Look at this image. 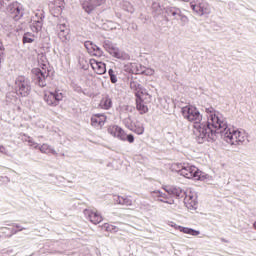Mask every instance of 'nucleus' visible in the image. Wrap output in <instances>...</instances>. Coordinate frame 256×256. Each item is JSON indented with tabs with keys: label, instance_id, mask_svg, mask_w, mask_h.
Segmentation results:
<instances>
[{
	"label": "nucleus",
	"instance_id": "46",
	"mask_svg": "<svg viewBox=\"0 0 256 256\" xmlns=\"http://www.w3.org/2000/svg\"><path fill=\"white\" fill-rule=\"evenodd\" d=\"M73 89H74V91H75L76 93H85V92L83 91V88H81V86H79V85H74Z\"/></svg>",
	"mask_w": 256,
	"mask_h": 256
},
{
	"label": "nucleus",
	"instance_id": "24",
	"mask_svg": "<svg viewBox=\"0 0 256 256\" xmlns=\"http://www.w3.org/2000/svg\"><path fill=\"white\" fill-rule=\"evenodd\" d=\"M129 68L131 73H135L136 75H143L145 71V66L137 63H131Z\"/></svg>",
	"mask_w": 256,
	"mask_h": 256
},
{
	"label": "nucleus",
	"instance_id": "43",
	"mask_svg": "<svg viewBox=\"0 0 256 256\" xmlns=\"http://www.w3.org/2000/svg\"><path fill=\"white\" fill-rule=\"evenodd\" d=\"M105 3V0H93L94 8L97 9V7H101Z\"/></svg>",
	"mask_w": 256,
	"mask_h": 256
},
{
	"label": "nucleus",
	"instance_id": "36",
	"mask_svg": "<svg viewBox=\"0 0 256 256\" xmlns=\"http://www.w3.org/2000/svg\"><path fill=\"white\" fill-rule=\"evenodd\" d=\"M108 75L110 77L111 83H117V75H115V71L113 70V68H110L108 70Z\"/></svg>",
	"mask_w": 256,
	"mask_h": 256
},
{
	"label": "nucleus",
	"instance_id": "14",
	"mask_svg": "<svg viewBox=\"0 0 256 256\" xmlns=\"http://www.w3.org/2000/svg\"><path fill=\"white\" fill-rule=\"evenodd\" d=\"M84 215L86 219H89L90 223H93V225H99V223L103 221V216H101V214L91 209H85Z\"/></svg>",
	"mask_w": 256,
	"mask_h": 256
},
{
	"label": "nucleus",
	"instance_id": "10",
	"mask_svg": "<svg viewBox=\"0 0 256 256\" xmlns=\"http://www.w3.org/2000/svg\"><path fill=\"white\" fill-rule=\"evenodd\" d=\"M45 21V12H38L32 20L30 25L33 33H39L43 29V22Z\"/></svg>",
	"mask_w": 256,
	"mask_h": 256
},
{
	"label": "nucleus",
	"instance_id": "25",
	"mask_svg": "<svg viewBox=\"0 0 256 256\" xmlns=\"http://www.w3.org/2000/svg\"><path fill=\"white\" fill-rule=\"evenodd\" d=\"M152 15L154 17H159L163 13V6L159 2H153L151 5Z\"/></svg>",
	"mask_w": 256,
	"mask_h": 256
},
{
	"label": "nucleus",
	"instance_id": "44",
	"mask_svg": "<svg viewBox=\"0 0 256 256\" xmlns=\"http://www.w3.org/2000/svg\"><path fill=\"white\" fill-rule=\"evenodd\" d=\"M124 111H127V113H135V107L131 105H126L124 107Z\"/></svg>",
	"mask_w": 256,
	"mask_h": 256
},
{
	"label": "nucleus",
	"instance_id": "13",
	"mask_svg": "<svg viewBox=\"0 0 256 256\" xmlns=\"http://www.w3.org/2000/svg\"><path fill=\"white\" fill-rule=\"evenodd\" d=\"M163 189L168 195L175 197V199H183L187 195V192L178 186H165Z\"/></svg>",
	"mask_w": 256,
	"mask_h": 256
},
{
	"label": "nucleus",
	"instance_id": "12",
	"mask_svg": "<svg viewBox=\"0 0 256 256\" xmlns=\"http://www.w3.org/2000/svg\"><path fill=\"white\" fill-rule=\"evenodd\" d=\"M84 47L86 51H88L89 55H92L93 57H103L104 55L101 47L97 46L93 41H85Z\"/></svg>",
	"mask_w": 256,
	"mask_h": 256
},
{
	"label": "nucleus",
	"instance_id": "42",
	"mask_svg": "<svg viewBox=\"0 0 256 256\" xmlns=\"http://www.w3.org/2000/svg\"><path fill=\"white\" fill-rule=\"evenodd\" d=\"M12 227H15L17 230V233H19V231H25V229H27L26 227L21 226L20 224L17 223H13Z\"/></svg>",
	"mask_w": 256,
	"mask_h": 256
},
{
	"label": "nucleus",
	"instance_id": "51",
	"mask_svg": "<svg viewBox=\"0 0 256 256\" xmlns=\"http://www.w3.org/2000/svg\"><path fill=\"white\" fill-rule=\"evenodd\" d=\"M253 227H254V229L256 231V221L253 223Z\"/></svg>",
	"mask_w": 256,
	"mask_h": 256
},
{
	"label": "nucleus",
	"instance_id": "17",
	"mask_svg": "<svg viewBox=\"0 0 256 256\" xmlns=\"http://www.w3.org/2000/svg\"><path fill=\"white\" fill-rule=\"evenodd\" d=\"M130 88L136 92L135 97H137V95H149L147 89H145L139 82L133 80V78L130 80Z\"/></svg>",
	"mask_w": 256,
	"mask_h": 256
},
{
	"label": "nucleus",
	"instance_id": "9",
	"mask_svg": "<svg viewBox=\"0 0 256 256\" xmlns=\"http://www.w3.org/2000/svg\"><path fill=\"white\" fill-rule=\"evenodd\" d=\"M44 101L50 107H57L63 101V93L59 91L49 92V94L44 95Z\"/></svg>",
	"mask_w": 256,
	"mask_h": 256
},
{
	"label": "nucleus",
	"instance_id": "27",
	"mask_svg": "<svg viewBox=\"0 0 256 256\" xmlns=\"http://www.w3.org/2000/svg\"><path fill=\"white\" fill-rule=\"evenodd\" d=\"M133 133H136V135H143L145 133V126H143L142 123L136 122L130 129Z\"/></svg>",
	"mask_w": 256,
	"mask_h": 256
},
{
	"label": "nucleus",
	"instance_id": "41",
	"mask_svg": "<svg viewBox=\"0 0 256 256\" xmlns=\"http://www.w3.org/2000/svg\"><path fill=\"white\" fill-rule=\"evenodd\" d=\"M28 143L30 147H34V149H39V144L33 141L31 137H28Z\"/></svg>",
	"mask_w": 256,
	"mask_h": 256
},
{
	"label": "nucleus",
	"instance_id": "2",
	"mask_svg": "<svg viewBox=\"0 0 256 256\" xmlns=\"http://www.w3.org/2000/svg\"><path fill=\"white\" fill-rule=\"evenodd\" d=\"M181 176L186 179H193L194 181H207L209 179V174L199 170L197 166L191 165L189 163L184 164V168L181 171Z\"/></svg>",
	"mask_w": 256,
	"mask_h": 256
},
{
	"label": "nucleus",
	"instance_id": "18",
	"mask_svg": "<svg viewBox=\"0 0 256 256\" xmlns=\"http://www.w3.org/2000/svg\"><path fill=\"white\" fill-rule=\"evenodd\" d=\"M136 109L139 111L140 115H145L149 111L147 105H145V100H143V96L137 94L136 97Z\"/></svg>",
	"mask_w": 256,
	"mask_h": 256
},
{
	"label": "nucleus",
	"instance_id": "48",
	"mask_svg": "<svg viewBox=\"0 0 256 256\" xmlns=\"http://www.w3.org/2000/svg\"><path fill=\"white\" fill-rule=\"evenodd\" d=\"M0 153H2L3 155H7V148H5V146L0 145Z\"/></svg>",
	"mask_w": 256,
	"mask_h": 256
},
{
	"label": "nucleus",
	"instance_id": "22",
	"mask_svg": "<svg viewBox=\"0 0 256 256\" xmlns=\"http://www.w3.org/2000/svg\"><path fill=\"white\" fill-rule=\"evenodd\" d=\"M115 201L118 205H124L125 207H131L133 205V200L129 196H117Z\"/></svg>",
	"mask_w": 256,
	"mask_h": 256
},
{
	"label": "nucleus",
	"instance_id": "49",
	"mask_svg": "<svg viewBox=\"0 0 256 256\" xmlns=\"http://www.w3.org/2000/svg\"><path fill=\"white\" fill-rule=\"evenodd\" d=\"M0 54H5V46H3V42L0 40Z\"/></svg>",
	"mask_w": 256,
	"mask_h": 256
},
{
	"label": "nucleus",
	"instance_id": "20",
	"mask_svg": "<svg viewBox=\"0 0 256 256\" xmlns=\"http://www.w3.org/2000/svg\"><path fill=\"white\" fill-rule=\"evenodd\" d=\"M81 7L87 15H91L95 11L93 0H81Z\"/></svg>",
	"mask_w": 256,
	"mask_h": 256
},
{
	"label": "nucleus",
	"instance_id": "21",
	"mask_svg": "<svg viewBox=\"0 0 256 256\" xmlns=\"http://www.w3.org/2000/svg\"><path fill=\"white\" fill-rule=\"evenodd\" d=\"M165 9V13L168 17H173V19H175L177 21V19L179 18V15L181 14V10L178 7H166Z\"/></svg>",
	"mask_w": 256,
	"mask_h": 256
},
{
	"label": "nucleus",
	"instance_id": "5",
	"mask_svg": "<svg viewBox=\"0 0 256 256\" xmlns=\"http://www.w3.org/2000/svg\"><path fill=\"white\" fill-rule=\"evenodd\" d=\"M103 47L105 51L112 55V57H115V59H120L121 61L129 59V54L125 53L124 51H121L119 47L115 46V44H113V42L109 40L104 41Z\"/></svg>",
	"mask_w": 256,
	"mask_h": 256
},
{
	"label": "nucleus",
	"instance_id": "45",
	"mask_svg": "<svg viewBox=\"0 0 256 256\" xmlns=\"http://www.w3.org/2000/svg\"><path fill=\"white\" fill-rule=\"evenodd\" d=\"M57 30L60 32V31L69 30V28L67 27V24H58Z\"/></svg>",
	"mask_w": 256,
	"mask_h": 256
},
{
	"label": "nucleus",
	"instance_id": "50",
	"mask_svg": "<svg viewBox=\"0 0 256 256\" xmlns=\"http://www.w3.org/2000/svg\"><path fill=\"white\" fill-rule=\"evenodd\" d=\"M222 243H228L229 241H227L225 238H221Z\"/></svg>",
	"mask_w": 256,
	"mask_h": 256
},
{
	"label": "nucleus",
	"instance_id": "8",
	"mask_svg": "<svg viewBox=\"0 0 256 256\" xmlns=\"http://www.w3.org/2000/svg\"><path fill=\"white\" fill-rule=\"evenodd\" d=\"M6 11L9 17H11V19H14V21H19V19H22L23 15H25L23 4L17 1L10 3L6 8Z\"/></svg>",
	"mask_w": 256,
	"mask_h": 256
},
{
	"label": "nucleus",
	"instance_id": "28",
	"mask_svg": "<svg viewBox=\"0 0 256 256\" xmlns=\"http://www.w3.org/2000/svg\"><path fill=\"white\" fill-rule=\"evenodd\" d=\"M58 37L62 43H68L71 40L70 30H63L58 32Z\"/></svg>",
	"mask_w": 256,
	"mask_h": 256
},
{
	"label": "nucleus",
	"instance_id": "26",
	"mask_svg": "<svg viewBox=\"0 0 256 256\" xmlns=\"http://www.w3.org/2000/svg\"><path fill=\"white\" fill-rule=\"evenodd\" d=\"M38 149L46 155H57V151L49 144H42L40 147H38Z\"/></svg>",
	"mask_w": 256,
	"mask_h": 256
},
{
	"label": "nucleus",
	"instance_id": "38",
	"mask_svg": "<svg viewBox=\"0 0 256 256\" xmlns=\"http://www.w3.org/2000/svg\"><path fill=\"white\" fill-rule=\"evenodd\" d=\"M153 194L156 195V197H161L162 199H169V195L163 193L160 190L154 191Z\"/></svg>",
	"mask_w": 256,
	"mask_h": 256
},
{
	"label": "nucleus",
	"instance_id": "6",
	"mask_svg": "<svg viewBox=\"0 0 256 256\" xmlns=\"http://www.w3.org/2000/svg\"><path fill=\"white\" fill-rule=\"evenodd\" d=\"M108 133L113 137H117L120 141H128V143H135V136L133 134L125 133L121 126L113 125L108 128Z\"/></svg>",
	"mask_w": 256,
	"mask_h": 256
},
{
	"label": "nucleus",
	"instance_id": "29",
	"mask_svg": "<svg viewBox=\"0 0 256 256\" xmlns=\"http://www.w3.org/2000/svg\"><path fill=\"white\" fill-rule=\"evenodd\" d=\"M121 7L127 13H131V14L135 13V8L133 7L132 3L129 1H123L121 4Z\"/></svg>",
	"mask_w": 256,
	"mask_h": 256
},
{
	"label": "nucleus",
	"instance_id": "4",
	"mask_svg": "<svg viewBox=\"0 0 256 256\" xmlns=\"http://www.w3.org/2000/svg\"><path fill=\"white\" fill-rule=\"evenodd\" d=\"M16 93L20 97H29L31 95V80L25 76H18L15 80Z\"/></svg>",
	"mask_w": 256,
	"mask_h": 256
},
{
	"label": "nucleus",
	"instance_id": "37",
	"mask_svg": "<svg viewBox=\"0 0 256 256\" xmlns=\"http://www.w3.org/2000/svg\"><path fill=\"white\" fill-rule=\"evenodd\" d=\"M79 65L84 71H87V69H89V63H87V61L83 58L79 59Z\"/></svg>",
	"mask_w": 256,
	"mask_h": 256
},
{
	"label": "nucleus",
	"instance_id": "7",
	"mask_svg": "<svg viewBox=\"0 0 256 256\" xmlns=\"http://www.w3.org/2000/svg\"><path fill=\"white\" fill-rule=\"evenodd\" d=\"M190 8L200 17L211 14V6L205 0H196L190 2Z\"/></svg>",
	"mask_w": 256,
	"mask_h": 256
},
{
	"label": "nucleus",
	"instance_id": "40",
	"mask_svg": "<svg viewBox=\"0 0 256 256\" xmlns=\"http://www.w3.org/2000/svg\"><path fill=\"white\" fill-rule=\"evenodd\" d=\"M144 72H142V75H146V76H151L153 75V73H155V71H153V69H149L147 67H144Z\"/></svg>",
	"mask_w": 256,
	"mask_h": 256
},
{
	"label": "nucleus",
	"instance_id": "3",
	"mask_svg": "<svg viewBox=\"0 0 256 256\" xmlns=\"http://www.w3.org/2000/svg\"><path fill=\"white\" fill-rule=\"evenodd\" d=\"M33 79L39 87H47V77L51 75V70L43 64L41 68L32 69Z\"/></svg>",
	"mask_w": 256,
	"mask_h": 256
},
{
	"label": "nucleus",
	"instance_id": "15",
	"mask_svg": "<svg viewBox=\"0 0 256 256\" xmlns=\"http://www.w3.org/2000/svg\"><path fill=\"white\" fill-rule=\"evenodd\" d=\"M90 65L97 75H105L107 73V64L104 62L90 59Z\"/></svg>",
	"mask_w": 256,
	"mask_h": 256
},
{
	"label": "nucleus",
	"instance_id": "34",
	"mask_svg": "<svg viewBox=\"0 0 256 256\" xmlns=\"http://www.w3.org/2000/svg\"><path fill=\"white\" fill-rule=\"evenodd\" d=\"M176 21H180L182 27H184L189 23V18L181 11Z\"/></svg>",
	"mask_w": 256,
	"mask_h": 256
},
{
	"label": "nucleus",
	"instance_id": "47",
	"mask_svg": "<svg viewBox=\"0 0 256 256\" xmlns=\"http://www.w3.org/2000/svg\"><path fill=\"white\" fill-rule=\"evenodd\" d=\"M11 0H0V9H3L7 3H9Z\"/></svg>",
	"mask_w": 256,
	"mask_h": 256
},
{
	"label": "nucleus",
	"instance_id": "16",
	"mask_svg": "<svg viewBox=\"0 0 256 256\" xmlns=\"http://www.w3.org/2000/svg\"><path fill=\"white\" fill-rule=\"evenodd\" d=\"M105 121H107V116L103 113L94 114L91 117V126L92 127H103L105 125Z\"/></svg>",
	"mask_w": 256,
	"mask_h": 256
},
{
	"label": "nucleus",
	"instance_id": "39",
	"mask_svg": "<svg viewBox=\"0 0 256 256\" xmlns=\"http://www.w3.org/2000/svg\"><path fill=\"white\" fill-rule=\"evenodd\" d=\"M158 201H160V203H167L168 205H173V203H175V200L173 199H165V198H159Z\"/></svg>",
	"mask_w": 256,
	"mask_h": 256
},
{
	"label": "nucleus",
	"instance_id": "1",
	"mask_svg": "<svg viewBox=\"0 0 256 256\" xmlns=\"http://www.w3.org/2000/svg\"><path fill=\"white\" fill-rule=\"evenodd\" d=\"M184 119L193 122L195 140L199 145L211 143L217 140V135L229 145L237 147V145H245L247 136L235 128L229 127L225 118L215 110L212 106L205 108L207 120L203 121V115L199 109L193 105L184 106L181 109Z\"/></svg>",
	"mask_w": 256,
	"mask_h": 256
},
{
	"label": "nucleus",
	"instance_id": "30",
	"mask_svg": "<svg viewBox=\"0 0 256 256\" xmlns=\"http://www.w3.org/2000/svg\"><path fill=\"white\" fill-rule=\"evenodd\" d=\"M0 231L7 237H13V235H17V229L15 228L2 227L0 228Z\"/></svg>",
	"mask_w": 256,
	"mask_h": 256
},
{
	"label": "nucleus",
	"instance_id": "33",
	"mask_svg": "<svg viewBox=\"0 0 256 256\" xmlns=\"http://www.w3.org/2000/svg\"><path fill=\"white\" fill-rule=\"evenodd\" d=\"M184 167L185 163H174L171 166V170L181 175V172L183 171Z\"/></svg>",
	"mask_w": 256,
	"mask_h": 256
},
{
	"label": "nucleus",
	"instance_id": "23",
	"mask_svg": "<svg viewBox=\"0 0 256 256\" xmlns=\"http://www.w3.org/2000/svg\"><path fill=\"white\" fill-rule=\"evenodd\" d=\"M178 230L180 231V233H185L186 235H192L193 237H197V235H201V231L195 230L189 227L178 226Z\"/></svg>",
	"mask_w": 256,
	"mask_h": 256
},
{
	"label": "nucleus",
	"instance_id": "35",
	"mask_svg": "<svg viewBox=\"0 0 256 256\" xmlns=\"http://www.w3.org/2000/svg\"><path fill=\"white\" fill-rule=\"evenodd\" d=\"M102 229H104V231H108L109 233H117V226H113L109 223L103 224Z\"/></svg>",
	"mask_w": 256,
	"mask_h": 256
},
{
	"label": "nucleus",
	"instance_id": "19",
	"mask_svg": "<svg viewBox=\"0 0 256 256\" xmlns=\"http://www.w3.org/2000/svg\"><path fill=\"white\" fill-rule=\"evenodd\" d=\"M100 109H104L105 111H109L111 107H113V100L109 96V94L103 95L102 99L100 100L99 103Z\"/></svg>",
	"mask_w": 256,
	"mask_h": 256
},
{
	"label": "nucleus",
	"instance_id": "32",
	"mask_svg": "<svg viewBox=\"0 0 256 256\" xmlns=\"http://www.w3.org/2000/svg\"><path fill=\"white\" fill-rule=\"evenodd\" d=\"M123 125H125V128L129 129V131L133 129V125H135V123H133L131 115H128L126 118L123 119Z\"/></svg>",
	"mask_w": 256,
	"mask_h": 256
},
{
	"label": "nucleus",
	"instance_id": "31",
	"mask_svg": "<svg viewBox=\"0 0 256 256\" xmlns=\"http://www.w3.org/2000/svg\"><path fill=\"white\" fill-rule=\"evenodd\" d=\"M35 35L31 32H26L24 33L23 37H22V42L24 44L26 43H33V41H35Z\"/></svg>",
	"mask_w": 256,
	"mask_h": 256
},
{
	"label": "nucleus",
	"instance_id": "11",
	"mask_svg": "<svg viewBox=\"0 0 256 256\" xmlns=\"http://www.w3.org/2000/svg\"><path fill=\"white\" fill-rule=\"evenodd\" d=\"M184 204L190 211H196L197 207L199 206V202L197 201V194L193 192H186V195H184Z\"/></svg>",
	"mask_w": 256,
	"mask_h": 256
}]
</instances>
